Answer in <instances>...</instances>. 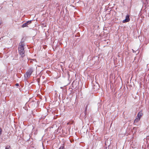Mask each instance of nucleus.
Listing matches in <instances>:
<instances>
[{
	"instance_id": "f257e3e1",
	"label": "nucleus",
	"mask_w": 149,
	"mask_h": 149,
	"mask_svg": "<svg viewBox=\"0 0 149 149\" xmlns=\"http://www.w3.org/2000/svg\"><path fill=\"white\" fill-rule=\"evenodd\" d=\"M24 46V44L22 42H20L18 47L19 53L22 57H23L25 55Z\"/></svg>"
},
{
	"instance_id": "f03ea898",
	"label": "nucleus",
	"mask_w": 149,
	"mask_h": 149,
	"mask_svg": "<svg viewBox=\"0 0 149 149\" xmlns=\"http://www.w3.org/2000/svg\"><path fill=\"white\" fill-rule=\"evenodd\" d=\"M33 71V69L31 68H30L28 70L26 73L25 74L24 76L26 78H29L31 75Z\"/></svg>"
},
{
	"instance_id": "7ed1b4c3",
	"label": "nucleus",
	"mask_w": 149,
	"mask_h": 149,
	"mask_svg": "<svg viewBox=\"0 0 149 149\" xmlns=\"http://www.w3.org/2000/svg\"><path fill=\"white\" fill-rule=\"evenodd\" d=\"M31 21H27L26 23H24L22 26V27L24 28L28 26V25L31 23Z\"/></svg>"
},
{
	"instance_id": "20e7f679",
	"label": "nucleus",
	"mask_w": 149,
	"mask_h": 149,
	"mask_svg": "<svg viewBox=\"0 0 149 149\" xmlns=\"http://www.w3.org/2000/svg\"><path fill=\"white\" fill-rule=\"evenodd\" d=\"M130 20V19L129 18V15H127L125 19L123 21V23H125L126 22H128Z\"/></svg>"
},
{
	"instance_id": "39448f33",
	"label": "nucleus",
	"mask_w": 149,
	"mask_h": 149,
	"mask_svg": "<svg viewBox=\"0 0 149 149\" xmlns=\"http://www.w3.org/2000/svg\"><path fill=\"white\" fill-rule=\"evenodd\" d=\"M143 115V113L142 111H140L138 114L137 117L139 118H141Z\"/></svg>"
},
{
	"instance_id": "423d86ee",
	"label": "nucleus",
	"mask_w": 149,
	"mask_h": 149,
	"mask_svg": "<svg viewBox=\"0 0 149 149\" xmlns=\"http://www.w3.org/2000/svg\"><path fill=\"white\" fill-rule=\"evenodd\" d=\"M140 119L139 118L136 117V119L134 120V123H137L140 120Z\"/></svg>"
},
{
	"instance_id": "0eeeda50",
	"label": "nucleus",
	"mask_w": 149,
	"mask_h": 149,
	"mask_svg": "<svg viewBox=\"0 0 149 149\" xmlns=\"http://www.w3.org/2000/svg\"><path fill=\"white\" fill-rule=\"evenodd\" d=\"M5 149H11L10 146L9 145H7Z\"/></svg>"
},
{
	"instance_id": "6e6552de",
	"label": "nucleus",
	"mask_w": 149,
	"mask_h": 149,
	"mask_svg": "<svg viewBox=\"0 0 149 149\" xmlns=\"http://www.w3.org/2000/svg\"><path fill=\"white\" fill-rule=\"evenodd\" d=\"M87 105L86 107V109H85V113H86V110H87Z\"/></svg>"
},
{
	"instance_id": "1a4fd4ad",
	"label": "nucleus",
	"mask_w": 149,
	"mask_h": 149,
	"mask_svg": "<svg viewBox=\"0 0 149 149\" xmlns=\"http://www.w3.org/2000/svg\"><path fill=\"white\" fill-rule=\"evenodd\" d=\"M59 149H64V148L63 147H61Z\"/></svg>"
},
{
	"instance_id": "9d476101",
	"label": "nucleus",
	"mask_w": 149,
	"mask_h": 149,
	"mask_svg": "<svg viewBox=\"0 0 149 149\" xmlns=\"http://www.w3.org/2000/svg\"><path fill=\"white\" fill-rule=\"evenodd\" d=\"M16 86H19V84H16Z\"/></svg>"
},
{
	"instance_id": "9b49d317",
	"label": "nucleus",
	"mask_w": 149,
	"mask_h": 149,
	"mask_svg": "<svg viewBox=\"0 0 149 149\" xmlns=\"http://www.w3.org/2000/svg\"><path fill=\"white\" fill-rule=\"evenodd\" d=\"M2 23V22L1 21H0V25H1V24Z\"/></svg>"
},
{
	"instance_id": "f8f14e48",
	"label": "nucleus",
	"mask_w": 149,
	"mask_h": 149,
	"mask_svg": "<svg viewBox=\"0 0 149 149\" xmlns=\"http://www.w3.org/2000/svg\"><path fill=\"white\" fill-rule=\"evenodd\" d=\"M136 129V127H134L133 128V129L134 130V129Z\"/></svg>"
}]
</instances>
